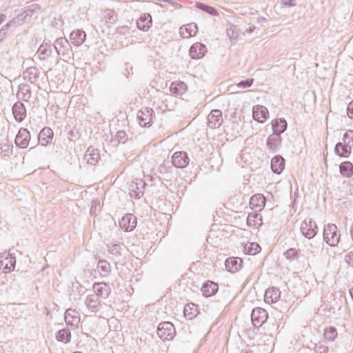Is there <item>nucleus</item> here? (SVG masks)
Segmentation results:
<instances>
[{
    "mask_svg": "<svg viewBox=\"0 0 353 353\" xmlns=\"http://www.w3.org/2000/svg\"><path fill=\"white\" fill-rule=\"evenodd\" d=\"M344 143H339L336 145L334 152L341 157H348L351 154L353 146V131L347 132L343 138Z\"/></svg>",
    "mask_w": 353,
    "mask_h": 353,
    "instance_id": "1",
    "label": "nucleus"
},
{
    "mask_svg": "<svg viewBox=\"0 0 353 353\" xmlns=\"http://www.w3.org/2000/svg\"><path fill=\"white\" fill-rule=\"evenodd\" d=\"M324 240L331 246L336 245L340 240V234L338 228L334 224H327L324 228Z\"/></svg>",
    "mask_w": 353,
    "mask_h": 353,
    "instance_id": "2",
    "label": "nucleus"
},
{
    "mask_svg": "<svg viewBox=\"0 0 353 353\" xmlns=\"http://www.w3.org/2000/svg\"><path fill=\"white\" fill-rule=\"evenodd\" d=\"M174 326L170 322L161 323L157 329V334L163 341L172 340L175 336Z\"/></svg>",
    "mask_w": 353,
    "mask_h": 353,
    "instance_id": "3",
    "label": "nucleus"
},
{
    "mask_svg": "<svg viewBox=\"0 0 353 353\" xmlns=\"http://www.w3.org/2000/svg\"><path fill=\"white\" fill-rule=\"evenodd\" d=\"M317 226L310 219H305L301 225V231L307 238H313L317 232Z\"/></svg>",
    "mask_w": 353,
    "mask_h": 353,
    "instance_id": "4",
    "label": "nucleus"
},
{
    "mask_svg": "<svg viewBox=\"0 0 353 353\" xmlns=\"http://www.w3.org/2000/svg\"><path fill=\"white\" fill-rule=\"evenodd\" d=\"M137 217L132 214H126L119 221L120 228L125 232L132 231L137 226Z\"/></svg>",
    "mask_w": 353,
    "mask_h": 353,
    "instance_id": "5",
    "label": "nucleus"
},
{
    "mask_svg": "<svg viewBox=\"0 0 353 353\" xmlns=\"http://www.w3.org/2000/svg\"><path fill=\"white\" fill-rule=\"evenodd\" d=\"M251 318L254 325L260 327L267 321L268 313L261 307H256L252 310Z\"/></svg>",
    "mask_w": 353,
    "mask_h": 353,
    "instance_id": "6",
    "label": "nucleus"
},
{
    "mask_svg": "<svg viewBox=\"0 0 353 353\" xmlns=\"http://www.w3.org/2000/svg\"><path fill=\"white\" fill-rule=\"evenodd\" d=\"M252 117L256 121L263 123L269 118V111L266 107L262 105H254Z\"/></svg>",
    "mask_w": 353,
    "mask_h": 353,
    "instance_id": "7",
    "label": "nucleus"
},
{
    "mask_svg": "<svg viewBox=\"0 0 353 353\" xmlns=\"http://www.w3.org/2000/svg\"><path fill=\"white\" fill-rule=\"evenodd\" d=\"M223 123L222 112L219 110H212L208 116V125L211 129L219 128Z\"/></svg>",
    "mask_w": 353,
    "mask_h": 353,
    "instance_id": "8",
    "label": "nucleus"
},
{
    "mask_svg": "<svg viewBox=\"0 0 353 353\" xmlns=\"http://www.w3.org/2000/svg\"><path fill=\"white\" fill-rule=\"evenodd\" d=\"M153 110L152 108H143L138 112L137 119L140 125H150L152 121Z\"/></svg>",
    "mask_w": 353,
    "mask_h": 353,
    "instance_id": "9",
    "label": "nucleus"
},
{
    "mask_svg": "<svg viewBox=\"0 0 353 353\" xmlns=\"http://www.w3.org/2000/svg\"><path fill=\"white\" fill-rule=\"evenodd\" d=\"M172 162L176 168H185L189 163V158L184 152H176L172 157Z\"/></svg>",
    "mask_w": 353,
    "mask_h": 353,
    "instance_id": "10",
    "label": "nucleus"
},
{
    "mask_svg": "<svg viewBox=\"0 0 353 353\" xmlns=\"http://www.w3.org/2000/svg\"><path fill=\"white\" fill-rule=\"evenodd\" d=\"M30 140V132L24 128L20 129L15 139L16 144L21 148H26Z\"/></svg>",
    "mask_w": 353,
    "mask_h": 353,
    "instance_id": "11",
    "label": "nucleus"
},
{
    "mask_svg": "<svg viewBox=\"0 0 353 353\" xmlns=\"http://www.w3.org/2000/svg\"><path fill=\"white\" fill-rule=\"evenodd\" d=\"M250 208L254 211H261L265 205V199L263 194H256L250 200Z\"/></svg>",
    "mask_w": 353,
    "mask_h": 353,
    "instance_id": "12",
    "label": "nucleus"
},
{
    "mask_svg": "<svg viewBox=\"0 0 353 353\" xmlns=\"http://www.w3.org/2000/svg\"><path fill=\"white\" fill-rule=\"evenodd\" d=\"M198 32V28L196 23H190L180 28L179 32L183 38L189 39L194 37Z\"/></svg>",
    "mask_w": 353,
    "mask_h": 353,
    "instance_id": "13",
    "label": "nucleus"
},
{
    "mask_svg": "<svg viewBox=\"0 0 353 353\" xmlns=\"http://www.w3.org/2000/svg\"><path fill=\"white\" fill-rule=\"evenodd\" d=\"M206 47L201 43H194L189 50L190 57L194 59L202 58L206 52Z\"/></svg>",
    "mask_w": 353,
    "mask_h": 353,
    "instance_id": "14",
    "label": "nucleus"
},
{
    "mask_svg": "<svg viewBox=\"0 0 353 353\" xmlns=\"http://www.w3.org/2000/svg\"><path fill=\"white\" fill-rule=\"evenodd\" d=\"M225 265L229 272H236L241 269L243 260L239 257H230L226 259Z\"/></svg>",
    "mask_w": 353,
    "mask_h": 353,
    "instance_id": "15",
    "label": "nucleus"
},
{
    "mask_svg": "<svg viewBox=\"0 0 353 353\" xmlns=\"http://www.w3.org/2000/svg\"><path fill=\"white\" fill-rule=\"evenodd\" d=\"M201 290L204 296L210 297L218 292L219 285L215 282L207 281L203 284Z\"/></svg>",
    "mask_w": 353,
    "mask_h": 353,
    "instance_id": "16",
    "label": "nucleus"
},
{
    "mask_svg": "<svg viewBox=\"0 0 353 353\" xmlns=\"http://www.w3.org/2000/svg\"><path fill=\"white\" fill-rule=\"evenodd\" d=\"M188 87L185 83L182 81H174L170 85V90L172 94L176 97H181L187 91Z\"/></svg>",
    "mask_w": 353,
    "mask_h": 353,
    "instance_id": "17",
    "label": "nucleus"
},
{
    "mask_svg": "<svg viewBox=\"0 0 353 353\" xmlns=\"http://www.w3.org/2000/svg\"><path fill=\"white\" fill-rule=\"evenodd\" d=\"M280 298V291L276 288H269L264 295L265 301L269 304L276 303Z\"/></svg>",
    "mask_w": 353,
    "mask_h": 353,
    "instance_id": "18",
    "label": "nucleus"
},
{
    "mask_svg": "<svg viewBox=\"0 0 353 353\" xmlns=\"http://www.w3.org/2000/svg\"><path fill=\"white\" fill-rule=\"evenodd\" d=\"M94 290L96 294L102 298H106L110 293V287L105 283L99 282L93 285Z\"/></svg>",
    "mask_w": 353,
    "mask_h": 353,
    "instance_id": "19",
    "label": "nucleus"
},
{
    "mask_svg": "<svg viewBox=\"0 0 353 353\" xmlns=\"http://www.w3.org/2000/svg\"><path fill=\"white\" fill-rule=\"evenodd\" d=\"M53 138V132L50 128H44L39 134V141L42 145H47Z\"/></svg>",
    "mask_w": 353,
    "mask_h": 353,
    "instance_id": "20",
    "label": "nucleus"
},
{
    "mask_svg": "<svg viewBox=\"0 0 353 353\" xmlns=\"http://www.w3.org/2000/svg\"><path fill=\"white\" fill-rule=\"evenodd\" d=\"M152 17L150 14H143L138 19L137 24L139 29L147 31L152 26Z\"/></svg>",
    "mask_w": 353,
    "mask_h": 353,
    "instance_id": "21",
    "label": "nucleus"
},
{
    "mask_svg": "<svg viewBox=\"0 0 353 353\" xmlns=\"http://www.w3.org/2000/svg\"><path fill=\"white\" fill-rule=\"evenodd\" d=\"M271 124L273 132L279 135L283 133L287 128V122L284 119L282 118L273 119Z\"/></svg>",
    "mask_w": 353,
    "mask_h": 353,
    "instance_id": "22",
    "label": "nucleus"
},
{
    "mask_svg": "<svg viewBox=\"0 0 353 353\" xmlns=\"http://www.w3.org/2000/svg\"><path fill=\"white\" fill-rule=\"evenodd\" d=\"M86 34L85 32L80 30H76L71 32L70 39L75 46H80L85 40Z\"/></svg>",
    "mask_w": 353,
    "mask_h": 353,
    "instance_id": "23",
    "label": "nucleus"
},
{
    "mask_svg": "<svg viewBox=\"0 0 353 353\" xmlns=\"http://www.w3.org/2000/svg\"><path fill=\"white\" fill-rule=\"evenodd\" d=\"M184 316L188 319H192L196 317L199 313V307L194 303H188L186 304L184 310H183Z\"/></svg>",
    "mask_w": 353,
    "mask_h": 353,
    "instance_id": "24",
    "label": "nucleus"
},
{
    "mask_svg": "<svg viewBox=\"0 0 353 353\" xmlns=\"http://www.w3.org/2000/svg\"><path fill=\"white\" fill-rule=\"evenodd\" d=\"M285 161L281 157H274L271 161V168L274 173L280 174L284 169Z\"/></svg>",
    "mask_w": 353,
    "mask_h": 353,
    "instance_id": "25",
    "label": "nucleus"
},
{
    "mask_svg": "<svg viewBox=\"0 0 353 353\" xmlns=\"http://www.w3.org/2000/svg\"><path fill=\"white\" fill-rule=\"evenodd\" d=\"M339 170L342 176L350 178L353 176V164L350 161H343L339 165Z\"/></svg>",
    "mask_w": 353,
    "mask_h": 353,
    "instance_id": "26",
    "label": "nucleus"
},
{
    "mask_svg": "<svg viewBox=\"0 0 353 353\" xmlns=\"http://www.w3.org/2000/svg\"><path fill=\"white\" fill-rule=\"evenodd\" d=\"M261 250L260 245L255 242H248L244 245L243 251L247 254L255 255Z\"/></svg>",
    "mask_w": 353,
    "mask_h": 353,
    "instance_id": "27",
    "label": "nucleus"
},
{
    "mask_svg": "<svg viewBox=\"0 0 353 353\" xmlns=\"http://www.w3.org/2000/svg\"><path fill=\"white\" fill-rule=\"evenodd\" d=\"M248 225L252 228H258L262 225V218L256 213L250 214L247 219Z\"/></svg>",
    "mask_w": 353,
    "mask_h": 353,
    "instance_id": "28",
    "label": "nucleus"
},
{
    "mask_svg": "<svg viewBox=\"0 0 353 353\" xmlns=\"http://www.w3.org/2000/svg\"><path fill=\"white\" fill-rule=\"evenodd\" d=\"M281 142V138L279 134L274 133L268 137L267 145L270 149L276 148Z\"/></svg>",
    "mask_w": 353,
    "mask_h": 353,
    "instance_id": "29",
    "label": "nucleus"
},
{
    "mask_svg": "<svg viewBox=\"0 0 353 353\" xmlns=\"http://www.w3.org/2000/svg\"><path fill=\"white\" fill-rule=\"evenodd\" d=\"M12 110L14 116L17 121H21L23 120L25 117V110L21 103L14 104Z\"/></svg>",
    "mask_w": 353,
    "mask_h": 353,
    "instance_id": "30",
    "label": "nucleus"
},
{
    "mask_svg": "<svg viewBox=\"0 0 353 353\" xmlns=\"http://www.w3.org/2000/svg\"><path fill=\"white\" fill-rule=\"evenodd\" d=\"M301 251L296 248H290L285 253L284 255L288 260L292 261L297 259L300 256Z\"/></svg>",
    "mask_w": 353,
    "mask_h": 353,
    "instance_id": "31",
    "label": "nucleus"
},
{
    "mask_svg": "<svg viewBox=\"0 0 353 353\" xmlns=\"http://www.w3.org/2000/svg\"><path fill=\"white\" fill-rule=\"evenodd\" d=\"M57 339L59 341L68 343L70 340V334L66 330H61L57 333Z\"/></svg>",
    "mask_w": 353,
    "mask_h": 353,
    "instance_id": "32",
    "label": "nucleus"
},
{
    "mask_svg": "<svg viewBox=\"0 0 353 353\" xmlns=\"http://www.w3.org/2000/svg\"><path fill=\"white\" fill-rule=\"evenodd\" d=\"M227 34L231 41H235L239 37V30L234 26H230L227 29Z\"/></svg>",
    "mask_w": 353,
    "mask_h": 353,
    "instance_id": "33",
    "label": "nucleus"
},
{
    "mask_svg": "<svg viewBox=\"0 0 353 353\" xmlns=\"http://www.w3.org/2000/svg\"><path fill=\"white\" fill-rule=\"evenodd\" d=\"M98 268L108 273L110 270V265L105 261H100L98 263Z\"/></svg>",
    "mask_w": 353,
    "mask_h": 353,
    "instance_id": "34",
    "label": "nucleus"
},
{
    "mask_svg": "<svg viewBox=\"0 0 353 353\" xmlns=\"http://www.w3.org/2000/svg\"><path fill=\"white\" fill-rule=\"evenodd\" d=\"M345 260L348 265L353 268V251H351L345 254Z\"/></svg>",
    "mask_w": 353,
    "mask_h": 353,
    "instance_id": "35",
    "label": "nucleus"
},
{
    "mask_svg": "<svg viewBox=\"0 0 353 353\" xmlns=\"http://www.w3.org/2000/svg\"><path fill=\"white\" fill-rule=\"evenodd\" d=\"M347 114L350 118L353 119V101H351L347 105Z\"/></svg>",
    "mask_w": 353,
    "mask_h": 353,
    "instance_id": "36",
    "label": "nucleus"
},
{
    "mask_svg": "<svg viewBox=\"0 0 353 353\" xmlns=\"http://www.w3.org/2000/svg\"><path fill=\"white\" fill-rule=\"evenodd\" d=\"M253 83V79H248L245 81H241L239 83V85L243 86V87H250Z\"/></svg>",
    "mask_w": 353,
    "mask_h": 353,
    "instance_id": "37",
    "label": "nucleus"
},
{
    "mask_svg": "<svg viewBox=\"0 0 353 353\" xmlns=\"http://www.w3.org/2000/svg\"><path fill=\"white\" fill-rule=\"evenodd\" d=\"M293 1L294 0H282V4L283 6H292L294 5Z\"/></svg>",
    "mask_w": 353,
    "mask_h": 353,
    "instance_id": "38",
    "label": "nucleus"
},
{
    "mask_svg": "<svg viewBox=\"0 0 353 353\" xmlns=\"http://www.w3.org/2000/svg\"><path fill=\"white\" fill-rule=\"evenodd\" d=\"M47 51H48L47 48H43L42 47H41V48H39V54H40V56H41V54H44L46 52H47Z\"/></svg>",
    "mask_w": 353,
    "mask_h": 353,
    "instance_id": "39",
    "label": "nucleus"
},
{
    "mask_svg": "<svg viewBox=\"0 0 353 353\" xmlns=\"http://www.w3.org/2000/svg\"><path fill=\"white\" fill-rule=\"evenodd\" d=\"M350 294L353 299V287L350 289Z\"/></svg>",
    "mask_w": 353,
    "mask_h": 353,
    "instance_id": "40",
    "label": "nucleus"
},
{
    "mask_svg": "<svg viewBox=\"0 0 353 353\" xmlns=\"http://www.w3.org/2000/svg\"><path fill=\"white\" fill-rule=\"evenodd\" d=\"M175 7H176V8H180L181 6H180V5H179V4L176 3Z\"/></svg>",
    "mask_w": 353,
    "mask_h": 353,
    "instance_id": "41",
    "label": "nucleus"
},
{
    "mask_svg": "<svg viewBox=\"0 0 353 353\" xmlns=\"http://www.w3.org/2000/svg\"><path fill=\"white\" fill-rule=\"evenodd\" d=\"M68 314H69V312L68 311V312H66V314H65V319H67V318H68Z\"/></svg>",
    "mask_w": 353,
    "mask_h": 353,
    "instance_id": "42",
    "label": "nucleus"
},
{
    "mask_svg": "<svg viewBox=\"0 0 353 353\" xmlns=\"http://www.w3.org/2000/svg\"><path fill=\"white\" fill-rule=\"evenodd\" d=\"M108 14H113V12L112 11H110Z\"/></svg>",
    "mask_w": 353,
    "mask_h": 353,
    "instance_id": "43",
    "label": "nucleus"
},
{
    "mask_svg": "<svg viewBox=\"0 0 353 353\" xmlns=\"http://www.w3.org/2000/svg\"><path fill=\"white\" fill-rule=\"evenodd\" d=\"M352 234V238H353V231L352 232V234Z\"/></svg>",
    "mask_w": 353,
    "mask_h": 353,
    "instance_id": "44",
    "label": "nucleus"
},
{
    "mask_svg": "<svg viewBox=\"0 0 353 353\" xmlns=\"http://www.w3.org/2000/svg\"><path fill=\"white\" fill-rule=\"evenodd\" d=\"M74 353H81V352H74Z\"/></svg>",
    "mask_w": 353,
    "mask_h": 353,
    "instance_id": "45",
    "label": "nucleus"
}]
</instances>
